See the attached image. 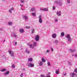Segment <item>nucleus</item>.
<instances>
[{"instance_id":"1","label":"nucleus","mask_w":77,"mask_h":77,"mask_svg":"<svg viewBox=\"0 0 77 77\" xmlns=\"http://www.w3.org/2000/svg\"><path fill=\"white\" fill-rule=\"evenodd\" d=\"M54 3L55 4H57L60 6H61L62 5V3L61 2V0H56L54 2Z\"/></svg>"},{"instance_id":"2","label":"nucleus","mask_w":77,"mask_h":77,"mask_svg":"<svg viewBox=\"0 0 77 77\" xmlns=\"http://www.w3.org/2000/svg\"><path fill=\"white\" fill-rule=\"evenodd\" d=\"M8 52L9 53V55H10L12 57L14 56V52L12 51V50L10 49L8 50Z\"/></svg>"},{"instance_id":"3","label":"nucleus","mask_w":77,"mask_h":77,"mask_svg":"<svg viewBox=\"0 0 77 77\" xmlns=\"http://www.w3.org/2000/svg\"><path fill=\"white\" fill-rule=\"evenodd\" d=\"M38 18H39L38 20V22L40 23H42V16L41 15H40L38 17Z\"/></svg>"},{"instance_id":"4","label":"nucleus","mask_w":77,"mask_h":77,"mask_svg":"<svg viewBox=\"0 0 77 77\" xmlns=\"http://www.w3.org/2000/svg\"><path fill=\"white\" fill-rule=\"evenodd\" d=\"M40 37L39 35H37L35 36V40L36 41H38L39 40Z\"/></svg>"},{"instance_id":"5","label":"nucleus","mask_w":77,"mask_h":77,"mask_svg":"<svg viewBox=\"0 0 77 77\" xmlns=\"http://www.w3.org/2000/svg\"><path fill=\"white\" fill-rule=\"evenodd\" d=\"M23 18L26 20V21H28L29 20V19H28V16H23Z\"/></svg>"},{"instance_id":"6","label":"nucleus","mask_w":77,"mask_h":77,"mask_svg":"<svg viewBox=\"0 0 77 77\" xmlns=\"http://www.w3.org/2000/svg\"><path fill=\"white\" fill-rule=\"evenodd\" d=\"M59 21V18L58 17H55L54 19V21L55 23H57Z\"/></svg>"},{"instance_id":"7","label":"nucleus","mask_w":77,"mask_h":77,"mask_svg":"<svg viewBox=\"0 0 77 77\" xmlns=\"http://www.w3.org/2000/svg\"><path fill=\"white\" fill-rule=\"evenodd\" d=\"M70 76L71 77H76L77 75L75 73H70Z\"/></svg>"},{"instance_id":"8","label":"nucleus","mask_w":77,"mask_h":77,"mask_svg":"<svg viewBox=\"0 0 77 77\" xmlns=\"http://www.w3.org/2000/svg\"><path fill=\"white\" fill-rule=\"evenodd\" d=\"M2 59L4 60H8V57L5 56L3 55L2 57Z\"/></svg>"},{"instance_id":"9","label":"nucleus","mask_w":77,"mask_h":77,"mask_svg":"<svg viewBox=\"0 0 77 77\" xmlns=\"http://www.w3.org/2000/svg\"><path fill=\"white\" fill-rule=\"evenodd\" d=\"M56 36H57V35L55 33H53L52 35V38H54V39H55L56 38Z\"/></svg>"},{"instance_id":"10","label":"nucleus","mask_w":77,"mask_h":77,"mask_svg":"<svg viewBox=\"0 0 77 77\" xmlns=\"http://www.w3.org/2000/svg\"><path fill=\"white\" fill-rule=\"evenodd\" d=\"M34 64L32 63H29L28 64V66H29L30 67H31V68L34 67Z\"/></svg>"},{"instance_id":"11","label":"nucleus","mask_w":77,"mask_h":77,"mask_svg":"<svg viewBox=\"0 0 77 77\" xmlns=\"http://www.w3.org/2000/svg\"><path fill=\"white\" fill-rule=\"evenodd\" d=\"M40 9L41 11H48V9L46 8H40Z\"/></svg>"},{"instance_id":"12","label":"nucleus","mask_w":77,"mask_h":77,"mask_svg":"<svg viewBox=\"0 0 77 77\" xmlns=\"http://www.w3.org/2000/svg\"><path fill=\"white\" fill-rule=\"evenodd\" d=\"M38 63L40 66H42V65H43V62L42 61H39L38 62Z\"/></svg>"},{"instance_id":"13","label":"nucleus","mask_w":77,"mask_h":77,"mask_svg":"<svg viewBox=\"0 0 77 77\" xmlns=\"http://www.w3.org/2000/svg\"><path fill=\"white\" fill-rule=\"evenodd\" d=\"M14 8L12 7L8 11V12L10 14H12V11H14Z\"/></svg>"},{"instance_id":"14","label":"nucleus","mask_w":77,"mask_h":77,"mask_svg":"<svg viewBox=\"0 0 77 77\" xmlns=\"http://www.w3.org/2000/svg\"><path fill=\"white\" fill-rule=\"evenodd\" d=\"M24 29H20L19 30V32L21 33H24Z\"/></svg>"},{"instance_id":"15","label":"nucleus","mask_w":77,"mask_h":77,"mask_svg":"<svg viewBox=\"0 0 77 77\" xmlns=\"http://www.w3.org/2000/svg\"><path fill=\"white\" fill-rule=\"evenodd\" d=\"M25 52L26 54H29L30 53V51L27 49L26 50Z\"/></svg>"},{"instance_id":"16","label":"nucleus","mask_w":77,"mask_h":77,"mask_svg":"<svg viewBox=\"0 0 77 77\" xmlns=\"http://www.w3.org/2000/svg\"><path fill=\"white\" fill-rule=\"evenodd\" d=\"M55 73L56 74H59V69H58L56 70Z\"/></svg>"},{"instance_id":"17","label":"nucleus","mask_w":77,"mask_h":77,"mask_svg":"<svg viewBox=\"0 0 77 77\" xmlns=\"http://www.w3.org/2000/svg\"><path fill=\"white\" fill-rule=\"evenodd\" d=\"M9 72H10L9 71H6L4 73V75H8V74H9Z\"/></svg>"},{"instance_id":"18","label":"nucleus","mask_w":77,"mask_h":77,"mask_svg":"<svg viewBox=\"0 0 77 77\" xmlns=\"http://www.w3.org/2000/svg\"><path fill=\"white\" fill-rule=\"evenodd\" d=\"M57 15L58 16H60L61 15V12L60 11H57Z\"/></svg>"},{"instance_id":"19","label":"nucleus","mask_w":77,"mask_h":77,"mask_svg":"<svg viewBox=\"0 0 77 77\" xmlns=\"http://www.w3.org/2000/svg\"><path fill=\"white\" fill-rule=\"evenodd\" d=\"M28 60L29 62H32L33 61V58L31 57L28 58Z\"/></svg>"},{"instance_id":"20","label":"nucleus","mask_w":77,"mask_h":77,"mask_svg":"<svg viewBox=\"0 0 77 77\" xmlns=\"http://www.w3.org/2000/svg\"><path fill=\"white\" fill-rule=\"evenodd\" d=\"M8 24L9 26H12L13 24V22H9L8 23Z\"/></svg>"},{"instance_id":"21","label":"nucleus","mask_w":77,"mask_h":77,"mask_svg":"<svg viewBox=\"0 0 77 77\" xmlns=\"http://www.w3.org/2000/svg\"><path fill=\"white\" fill-rule=\"evenodd\" d=\"M66 37L67 39H68L69 38H71V35L69 34H68L66 36Z\"/></svg>"},{"instance_id":"22","label":"nucleus","mask_w":77,"mask_h":77,"mask_svg":"<svg viewBox=\"0 0 77 77\" xmlns=\"http://www.w3.org/2000/svg\"><path fill=\"white\" fill-rule=\"evenodd\" d=\"M41 60L42 62H43L44 63L46 61V60L43 58H42Z\"/></svg>"},{"instance_id":"23","label":"nucleus","mask_w":77,"mask_h":77,"mask_svg":"<svg viewBox=\"0 0 77 77\" xmlns=\"http://www.w3.org/2000/svg\"><path fill=\"white\" fill-rule=\"evenodd\" d=\"M61 36H65V33L63 32H62L61 33Z\"/></svg>"},{"instance_id":"24","label":"nucleus","mask_w":77,"mask_h":77,"mask_svg":"<svg viewBox=\"0 0 77 77\" xmlns=\"http://www.w3.org/2000/svg\"><path fill=\"white\" fill-rule=\"evenodd\" d=\"M31 48H34V46L32 44H31L29 45Z\"/></svg>"},{"instance_id":"25","label":"nucleus","mask_w":77,"mask_h":77,"mask_svg":"<svg viewBox=\"0 0 77 77\" xmlns=\"http://www.w3.org/2000/svg\"><path fill=\"white\" fill-rule=\"evenodd\" d=\"M6 69L5 68L2 69L1 70V71H2V72H5V71H6Z\"/></svg>"},{"instance_id":"26","label":"nucleus","mask_w":77,"mask_h":77,"mask_svg":"<svg viewBox=\"0 0 77 77\" xmlns=\"http://www.w3.org/2000/svg\"><path fill=\"white\" fill-rule=\"evenodd\" d=\"M67 40L68 41H69V42H71V41H72V38H67Z\"/></svg>"},{"instance_id":"27","label":"nucleus","mask_w":77,"mask_h":77,"mask_svg":"<svg viewBox=\"0 0 77 77\" xmlns=\"http://www.w3.org/2000/svg\"><path fill=\"white\" fill-rule=\"evenodd\" d=\"M31 15H32V16H35V15H36V13H35L34 12H33L32 14Z\"/></svg>"},{"instance_id":"28","label":"nucleus","mask_w":77,"mask_h":77,"mask_svg":"<svg viewBox=\"0 0 77 77\" xmlns=\"http://www.w3.org/2000/svg\"><path fill=\"white\" fill-rule=\"evenodd\" d=\"M34 46H36L37 45V42H35L33 43Z\"/></svg>"},{"instance_id":"29","label":"nucleus","mask_w":77,"mask_h":77,"mask_svg":"<svg viewBox=\"0 0 77 77\" xmlns=\"http://www.w3.org/2000/svg\"><path fill=\"white\" fill-rule=\"evenodd\" d=\"M58 42H59V41L58 40H56L55 41H54V43L55 44H57V43H58Z\"/></svg>"},{"instance_id":"30","label":"nucleus","mask_w":77,"mask_h":77,"mask_svg":"<svg viewBox=\"0 0 77 77\" xmlns=\"http://www.w3.org/2000/svg\"><path fill=\"white\" fill-rule=\"evenodd\" d=\"M26 29H30V26H26L25 27Z\"/></svg>"},{"instance_id":"31","label":"nucleus","mask_w":77,"mask_h":77,"mask_svg":"<svg viewBox=\"0 0 77 77\" xmlns=\"http://www.w3.org/2000/svg\"><path fill=\"white\" fill-rule=\"evenodd\" d=\"M35 29H32V33H33L35 32Z\"/></svg>"},{"instance_id":"32","label":"nucleus","mask_w":77,"mask_h":77,"mask_svg":"<svg viewBox=\"0 0 77 77\" xmlns=\"http://www.w3.org/2000/svg\"><path fill=\"white\" fill-rule=\"evenodd\" d=\"M35 10V8H32L31 9V11H34Z\"/></svg>"},{"instance_id":"33","label":"nucleus","mask_w":77,"mask_h":77,"mask_svg":"<svg viewBox=\"0 0 77 77\" xmlns=\"http://www.w3.org/2000/svg\"><path fill=\"white\" fill-rule=\"evenodd\" d=\"M50 52V50H46V53H49Z\"/></svg>"},{"instance_id":"34","label":"nucleus","mask_w":77,"mask_h":77,"mask_svg":"<svg viewBox=\"0 0 77 77\" xmlns=\"http://www.w3.org/2000/svg\"><path fill=\"white\" fill-rule=\"evenodd\" d=\"M53 10H55L56 9V6H53Z\"/></svg>"},{"instance_id":"35","label":"nucleus","mask_w":77,"mask_h":77,"mask_svg":"<svg viewBox=\"0 0 77 77\" xmlns=\"http://www.w3.org/2000/svg\"><path fill=\"white\" fill-rule=\"evenodd\" d=\"M17 42H14V46H16V45H17Z\"/></svg>"},{"instance_id":"36","label":"nucleus","mask_w":77,"mask_h":77,"mask_svg":"<svg viewBox=\"0 0 77 77\" xmlns=\"http://www.w3.org/2000/svg\"><path fill=\"white\" fill-rule=\"evenodd\" d=\"M12 66L13 68H15V66L14 64H12Z\"/></svg>"},{"instance_id":"37","label":"nucleus","mask_w":77,"mask_h":77,"mask_svg":"<svg viewBox=\"0 0 77 77\" xmlns=\"http://www.w3.org/2000/svg\"><path fill=\"white\" fill-rule=\"evenodd\" d=\"M48 65V66H51V64H50V63L49 62H48L47 63Z\"/></svg>"},{"instance_id":"38","label":"nucleus","mask_w":77,"mask_h":77,"mask_svg":"<svg viewBox=\"0 0 77 77\" xmlns=\"http://www.w3.org/2000/svg\"><path fill=\"white\" fill-rule=\"evenodd\" d=\"M74 72H75L77 73V69H74Z\"/></svg>"},{"instance_id":"39","label":"nucleus","mask_w":77,"mask_h":77,"mask_svg":"<svg viewBox=\"0 0 77 77\" xmlns=\"http://www.w3.org/2000/svg\"><path fill=\"white\" fill-rule=\"evenodd\" d=\"M67 3H70V0H67Z\"/></svg>"},{"instance_id":"40","label":"nucleus","mask_w":77,"mask_h":77,"mask_svg":"<svg viewBox=\"0 0 77 77\" xmlns=\"http://www.w3.org/2000/svg\"><path fill=\"white\" fill-rule=\"evenodd\" d=\"M2 3H5L6 2V0H1Z\"/></svg>"},{"instance_id":"41","label":"nucleus","mask_w":77,"mask_h":77,"mask_svg":"<svg viewBox=\"0 0 77 77\" xmlns=\"http://www.w3.org/2000/svg\"><path fill=\"white\" fill-rule=\"evenodd\" d=\"M20 2H21V3H23L24 2V0H21Z\"/></svg>"},{"instance_id":"42","label":"nucleus","mask_w":77,"mask_h":77,"mask_svg":"<svg viewBox=\"0 0 77 77\" xmlns=\"http://www.w3.org/2000/svg\"><path fill=\"white\" fill-rule=\"evenodd\" d=\"M51 51H52V52L53 51H54L53 48H51Z\"/></svg>"},{"instance_id":"43","label":"nucleus","mask_w":77,"mask_h":77,"mask_svg":"<svg viewBox=\"0 0 77 77\" xmlns=\"http://www.w3.org/2000/svg\"><path fill=\"white\" fill-rule=\"evenodd\" d=\"M20 76L21 77H23V73H21Z\"/></svg>"},{"instance_id":"44","label":"nucleus","mask_w":77,"mask_h":77,"mask_svg":"<svg viewBox=\"0 0 77 77\" xmlns=\"http://www.w3.org/2000/svg\"><path fill=\"white\" fill-rule=\"evenodd\" d=\"M17 35H14V38H17Z\"/></svg>"},{"instance_id":"45","label":"nucleus","mask_w":77,"mask_h":77,"mask_svg":"<svg viewBox=\"0 0 77 77\" xmlns=\"http://www.w3.org/2000/svg\"><path fill=\"white\" fill-rule=\"evenodd\" d=\"M70 51H71V52H73V51H74L72 49H70Z\"/></svg>"},{"instance_id":"46","label":"nucleus","mask_w":77,"mask_h":77,"mask_svg":"<svg viewBox=\"0 0 77 77\" xmlns=\"http://www.w3.org/2000/svg\"><path fill=\"white\" fill-rule=\"evenodd\" d=\"M41 76L42 77H44V75H41Z\"/></svg>"},{"instance_id":"47","label":"nucleus","mask_w":77,"mask_h":77,"mask_svg":"<svg viewBox=\"0 0 77 77\" xmlns=\"http://www.w3.org/2000/svg\"><path fill=\"white\" fill-rule=\"evenodd\" d=\"M20 6H21V7H23V5H21V4H20Z\"/></svg>"},{"instance_id":"48","label":"nucleus","mask_w":77,"mask_h":77,"mask_svg":"<svg viewBox=\"0 0 77 77\" xmlns=\"http://www.w3.org/2000/svg\"><path fill=\"white\" fill-rule=\"evenodd\" d=\"M73 56H74L76 57H77V54H76V55H73Z\"/></svg>"},{"instance_id":"49","label":"nucleus","mask_w":77,"mask_h":77,"mask_svg":"<svg viewBox=\"0 0 77 77\" xmlns=\"http://www.w3.org/2000/svg\"><path fill=\"white\" fill-rule=\"evenodd\" d=\"M66 75V73H65V74H63V75Z\"/></svg>"},{"instance_id":"50","label":"nucleus","mask_w":77,"mask_h":77,"mask_svg":"<svg viewBox=\"0 0 77 77\" xmlns=\"http://www.w3.org/2000/svg\"><path fill=\"white\" fill-rule=\"evenodd\" d=\"M46 77H50V76H49V75L47 76Z\"/></svg>"},{"instance_id":"51","label":"nucleus","mask_w":77,"mask_h":77,"mask_svg":"<svg viewBox=\"0 0 77 77\" xmlns=\"http://www.w3.org/2000/svg\"><path fill=\"white\" fill-rule=\"evenodd\" d=\"M50 72H49V73H48V75H50Z\"/></svg>"},{"instance_id":"52","label":"nucleus","mask_w":77,"mask_h":77,"mask_svg":"<svg viewBox=\"0 0 77 77\" xmlns=\"http://www.w3.org/2000/svg\"><path fill=\"white\" fill-rule=\"evenodd\" d=\"M21 10L22 11H24V9H21Z\"/></svg>"},{"instance_id":"53","label":"nucleus","mask_w":77,"mask_h":77,"mask_svg":"<svg viewBox=\"0 0 77 77\" xmlns=\"http://www.w3.org/2000/svg\"><path fill=\"white\" fill-rule=\"evenodd\" d=\"M4 41H5V40H4V41H3V42H4Z\"/></svg>"},{"instance_id":"54","label":"nucleus","mask_w":77,"mask_h":77,"mask_svg":"<svg viewBox=\"0 0 77 77\" xmlns=\"http://www.w3.org/2000/svg\"><path fill=\"white\" fill-rule=\"evenodd\" d=\"M11 36H12V37H13V36L12 35H11Z\"/></svg>"}]
</instances>
